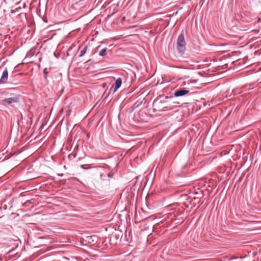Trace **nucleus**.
<instances>
[{"instance_id":"nucleus-1","label":"nucleus","mask_w":261,"mask_h":261,"mask_svg":"<svg viewBox=\"0 0 261 261\" xmlns=\"http://www.w3.org/2000/svg\"><path fill=\"white\" fill-rule=\"evenodd\" d=\"M186 42L183 33H181L178 37L176 41V48L178 52L182 55L186 50Z\"/></svg>"},{"instance_id":"nucleus-2","label":"nucleus","mask_w":261,"mask_h":261,"mask_svg":"<svg viewBox=\"0 0 261 261\" xmlns=\"http://www.w3.org/2000/svg\"><path fill=\"white\" fill-rule=\"evenodd\" d=\"M190 92V90L186 88H179L174 92V96L176 97L184 96Z\"/></svg>"},{"instance_id":"nucleus-3","label":"nucleus","mask_w":261,"mask_h":261,"mask_svg":"<svg viewBox=\"0 0 261 261\" xmlns=\"http://www.w3.org/2000/svg\"><path fill=\"white\" fill-rule=\"evenodd\" d=\"M19 97L17 95H15L12 97H9L7 98H5L3 100V102L7 103L9 105H10L14 103H17L19 101Z\"/></svg>"},{"instance_id":"nucleus-4","label":"nucleus","mask_w":261,"mask_h":261,"mask_svg":"<svg viewBox=\"0 0 261 261\" xmlns=\"http://www.w3.org/2000/svg\"><path fill=\"white\" fill-rule=\"evenodd\" d=\"M8 78V72L7 69L6 68L3 71L2 75L0 79V84H5L7 82Z\"/></svg>"},{"instance_id":"nucleus-5","label":"nucleus","mask_w":261,"mask_h":261,"mask_svg":"<svg viewBox=\"0 0 261 261\" xmlns=\"http://www.w3.org/2000/svg\"><path fill=\"white\" fill-rule=\"evenodd\" d=\"M122 85V79L120 77L118 78L116 81L115 85L112 86V88H114L113 93H114Z\"/></svg>"},{"instance_id":"nucleus-6","label":"nucleus","mask_w":261,"mask_h":261,"mask_svg":"<svg viewBox=\"0 0 261 261\" xmlns=\"http://www.w3.org/2000/svg\"><path fill=\"white\" fill-rule=\"evenodd\" d=\"M88 49V46H85L84 48L81 51L80 54L79 55L80 57H83L86 53Z\"/></svg>"},{"instance_id":"nucleus-7","label":"nucleus","mask_w":261,"mask_h":261,"mask_svg":"<svg viewBox=\"0 0 261 261\" xmlns=\"http://www.w3.org/2000/svg\"><path fill=\"white\" fill-rule=\"evenodd\" d=\"M107 50V48H105L102 49V50H101L100 51V52L99 53V55L101 57L105 56L106 55Z\"/></svg>"},{"instance_id":"nucleus-8","label":"nucleus","mask_w":261,"mask_h":261,"mask_svg":"<svg viewBox=\"0 0 261 261\" xmlns=\"http://www.w3.org/2000/svg\"><path fill=\"white\" fill-rule=\"evenodd\" d=\"M193 201H196V202H197V203H199L200 202V200L199 198H194L193 199Z\"/></svg>"},{"instance_id":"nucleus-9","label":"nucleus","mask_w":261,"mask_h":261,"mask_svg":"<svg viewBox=\"0 0 261 261\" xmlns=\"http://www.w3.org/2000/svg\"><path fill=\"white\" fill-rule=\"evenodd\" d=\"M81 167L82 169H84V170H87V169H89V168H85V167H84V165H81Z\"/></svg>"},{"instance_id":"nucleus-10","label":"nucleus","mask_w":261,"mask_h":261,"mask_svg":"<svg viewBox=\"0 0 261 261\" xmlns=\"http://www.w3.org/2000/svg\"><path fill=\"white\" fill-rule=\"evenodd\" d=\"M112 176H113V174H112L111 173H109L108 174V176L109 177H111Z\"/></svg>"},{"instance_id":"nucleus-11","label":"nucleus","mask_w":261,"mask_h":261,"mask_svg":"<svg viewBox=\"0 0 261 261\" xmlns=\"http://www.w3.org/2000/svg\"><path fill=\"white\" fill-rule=\"evenodd\" d=\"M44 74H45V77L46 78V75H46V72H45V71H44Z\"/></svg>"},{"instance_id":"nucleus-12","label":"nucleus","mask_w":261,"mask_h":261,"mask_svg":"<svg viewBox=\"0 0 261 261\" xmlns=\"http://www.w3.org/2000/svg\"><path fill=\"white\" fill-rule=\"evenodd\" d=\"M29 57V54H27V55L25 57L27 58V57Z\"/></svg>"},{"instance_id":"nucleus-13","label":"nucleus","mask_w":261,"mask_h":261,"mask_svg":"<svg viewBox=\"0 0 261 261\" xmlns=\"http://www.w3.org/2000/svg\"><path fill=\"white\" fill-rule=\"evenodd\" d=\"M195 204H196V203L193 202V205L194 206Z\"/></svg>"},{"instance_id":"nucleus-14","label":"nucleus","mask_w":261,"mask_h":261,"mask_svg":"<svg viewBox=\"0 0 261 261\" xmlns=\"http://www.w3.org/2000/svg\"><path fill=\"white\" fill-rule=\"evenodd\" d=\"M176 104H179V102H177L175 103Z\"/></svg>"},{"instance_id":"nucleus-15","label":"nucleus","mask_w":261,"mask_h":261,"mask_svg":"<svg viewBox=\"0 0 261 261\" xmlns=\"http://www.w3.org/2000/svg\"><path fill=\"white\" fill-rule=\"evenodd\" d=\"M185 85V84H181V86H183V85Z\"/></svg>"}]
</instances>
